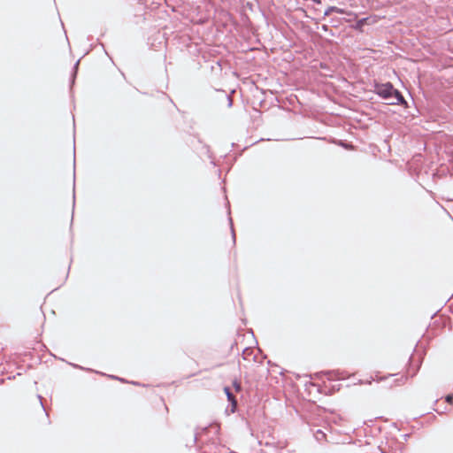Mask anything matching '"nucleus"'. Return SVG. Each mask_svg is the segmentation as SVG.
Segmentation results:
<instances>
[{
    "label": "nucleus",
    "instance_id": "f257e3e1",
    "mask_svg": "<svg viewBox=\"0 0 453 453\" xmlns=\"http://www.w3.org/2000/svg\"><path fill=\"white\" fill-rule=\"evenodd\" d=\"M374 91L384 99L393 100L390 102L392 104L405 103L400 92L395 90L389 82L385 84H376Z\"/></svg>",
    "mask_w": 453,
    "mask_h": 453
},
{
    "label": "nucleus",
    "instance_id": "f03ea898",
    "mask_svg": "<svg viewBox=\"0 0 453 453\" xmlns=\"http://www.w3.org/2000/svg\"><path fill=\"white\" fill-rule=\"evenodd\" d=\"M224 391L227 396L228 401H230L232 403V411L234 412L237 405V401L228 388H225Z\"/></svg>",
    "mask_w": 453,
    "mask_h": 453
},
{
    "label": "nucleus",
    "instance_id": "7ed1b4c3",
    "mask_svg": "<svg viewBox=\"0 0 453 453\" xmlns=\"http://www.w3.org/2000/svg\"><path fill=\"white\" fill-rule=\"evenodd\" d=\"M234 387L235 388V389H236L237 391H240V390H241V384H240L239 382L234 381Z\"/></svg>",
    "mask_w": 453,
    "mask_h": 453
},
{
    "label": "nucleus",
    "instance_id": "20e7f679",
    "mask_svg": "<svg viewBox=\"0 0 453 453\" xmlns=\"http://www.w3.org/2000/svg\"><path fill=\"white\" fill-rule=\"evenodd\" d=\"M446 401H447L449 403H452V402H453V396H452V395H447V397H446Z\"/></svg>",
    "mask_w": 453,
    "mask_h": 453
},
{
    "label": "nucleus",
    "instance_id": "39448f33",
    "mask_svg": "<svg viewBox=\"0 0 453 453\" xmlns=\"http://www.w3.org/2000/svg\"><path fill=\"white\" fill-rule=\"evenodd\" d=\"M366 19H361L358 21L359 25H363L365 22Z\"/></svg>",
    "mask_w": 453,
    "mask_h": 453
}]
</instances>
